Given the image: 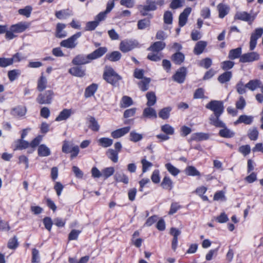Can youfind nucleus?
<instances>
[{"label":"nucleus","mask_w":263,"mask_h":263,"mask_svg":"<svg viewBox=\"0 0 263 263\" xmlns=\"http://www.w3.org/2000/svg\"><path fill=\"white\" fill-rule=\"evenodd\" d=\"M205 107L213 111L216 117H220L224 110L222 102L216 100L211 101L206 105Z\"/></svg>","instance_id":"nucleus-1"},{"label":"nucleus","mask_w":263,"mask_h":263,"mask_svg":"<svg viewBox=\"0 0 263 263\" xmlns=\"http://www.w3.org/2000/svg\"><path fill=\"white\" fill-rule=\"evenodd\" d=\"M103 77L107 82H116L122 80L119 76L111 67H106L104 72Z\"/></svg>","instance_id":"nucleus-2"},{"label":"nucleus","mask_w":263,"mask_h":263,"mask_svg":"<svg viewBox=\"0 0 263 263\" xmlns=\"http://www.w3.org/2000/svg\"><path fill=\"white\" fill-rule=\"evenodd\" d=\"M81 32H77L67 40L62 41L60 43V45L67 48H74L78 44L77 40L81 36Z\"/></svg>","instance_id":"nucleus-3"},{"label":"nucleus","mask_w":263,"mask_h":263,"mask_svg":"<svg viewBox=\"0 0 263 263\" xmlns=\"http://www.w3.org/2000/svg\"><path fill=\"white\" fill-rule=\"evenodd\" d=\"M138 45V43L136 41L125 40L121 42L119 49L123 52H127L137 47Z\"/></svg>","instance_id":"nucleus-4"},{"label":"nucleus","mask_w":263,"mask_h":263,"mask_svg":"<svg viewBox=\"0 0 263 263\" xmlns=\"http://www.w3.org/2000/svg\"><path fill=\"white\" fill-rule=\"evenodd\" d=\"M53 96V93L51 90L46 91L45 94H40L36 98V101L41 104H50Z\"/></svg>","instance_id":"nucleus-5"},{"label":"nucleus","mask_w":263,"mask_h":263,"mask_svg":"<svg viewBox=\"0 0 263 263\" xmlns=\"http://www.w3.org/2000/svg\"><path fill=\"white\" fill-rule=\"evenodd\" d=\"M260 56L258 53L256 52H251L241 55L239 61L242 63L252 62L258 60Z\"/></svg>","instance_id":"nucleus-6"},{"label":"nucleus","mask_w":263,"mask_h":263,"mask_svg":"<svg viewBox=\"0 0 263 263\" xmlns=\"http://www.w3.org/2000/svg\"><path fill=\"white\" fill-rule=\"evenodd\" d=\"M263 29L262 28H257L255 32L251 34L250 41V50H253L256 47L257 40L262 35Z\"/></svg>","instance_id":"nucleus-7"},{"label":"nucleus","mask_w":263,"mask_h":263,"mask_svg":"<svg viewBox=\"0 0 263 263\" xmlns=\"http://www.w3.org/2000/svg\"><path fill=\"white\" fill-rule=\"evenodd\" d=\"M107 51V48L100 47L87 55V58L90 61L97 59L103 56Z\"/></svg>","instance_id":"nucleus-8"},{"label":"nucleus","mask_w":263,"mask_h":263,"mask_svg":"<svg viewBox=\"0 0 263 263\" xmlns=\"http://www.w3.org/2000/svg\"><path fill=\"white\" fill-rule=\"evenodd\" d=\"M258 83H247L245 85L243 83H239L237 86V91L239 94L245 93L246 88H248L251 90H257V86Z\"/></svg>","instance_id":"nucleus-9"},{"label":"nucleus","mask_w":263,"mask_h":263,"mask_svg":"<svg viewBox=\"0 0 263 263\" xmlns=\"http://www.w3.org/2000/svg\"><path fill=\"white\" fill-rule=\"evenodd\" d=\"M186 74V68L184 67H182L176 71L173 78L174 80L178 82H183L185 80Z\"/></svg>","instance_id":"nucleus-10"},{"label":"nucleus","mask_w":263,"mask_h":263,"mask_svg":"<svg viewBox=\"0 0 263 263\" xmlns=\"http://www.w3.org/2000/svg\"><path fill=\"white\" fill-rule=\"evenodd\" d=\"M29 24L27 22H20L11 26L10 30L16 33H20L29 28Z\"/></svg>","instance_id":"nucleus-11"},{"label":"nucleus","mask_w":263,"mask_h":263,"mask_svg":"<svg viewBox=\"0 0 263 263\" xmlns=\"http://www.w3.org/2000/svg\"><path fill=\"white\" fill-rule=\"evenodd\" d=\"M191 8L187 7L180 14L179 17V25L180 27H183L185 25L188 16L191 13Z\"/></svg>","instance_id":"nucleus-12"},{"label":"nucleus","mask_w":263,"mask_h":263,"mask_svg":"<svg viewBox=\"0 0 263 263\" xmlns=\"http://www.w3.org/2000/svg\"><path fill=\"white\" fill-rule=\"evenodd\" d=\"M130 127H124L112 132L111 133V136L115 139L119 138L125 135L126 134L128 133Z\"/></svg>","instance_id":"nucleus-13"},{"label":"nucleus","mask_w":263,"mask_h":263,"mask_svg":"<svg viewBox=\"0 0 263 263\" xmlns=\"http://www.w3.org/2000/svg\"><path fill=\"white\" fill-rule=\"evenodd\" d=\"M89 62L90 60L87 58V55L85 57L82 54L77 55L72 61V63L76 65L86 64Z\"/></svg>","instance_id":"nucleus-14"},{"label":"nucleus","mask_w":263,"mask_h":263,"mask_svg":"<svg viewBox=\"0 0 263 263\" xmlns=\"http://www.w3.org/2000/svg\"><path fill=\"white\" fill-rule=\"evenodd\" d=\"M69 72L72 76L83 77L85 75V70L81 67H73L69 69Z\"/></svg>","instance_id":"nucleus-15"},{"label":"nucleus","mask_w":263,"mask_h":263,"mask_svg":"<svg viewBox=\"0 0 263 263\" xmlns=\"http://www.w3.org/2000/svg\"><path fill=\"white\" fill-rule=\"evenodd\" d=\"M165 47L164 42L159 41L154 43L148 48V50L153 52H160Z\"/></svg>","instance_id":"nucleus-16"},{"label":"nucleus","mask_w":263,"mask_h":263,"mask_svg":"<svg viewBox=\"0 0 263 263\" xmlns=\"http://www.w3.org/2000/svg\"><path fill=\"white\" fill-rule=\"evenodd\" d=\"M235 18L247 22L253 21L254 19V17L252 16L246 12H239L236 13Z\"/></svg>","instance_id":"nucleus-17"},{"label":"nucleus","mask_w":263,"mask_h":263,"mask_svg":"<svg viewBox=\"0 0 263 263\" xmlns=\"http://www.w3.org/2000/svg\"><path fill=\"white\" fill-rule=\"evenodd\" d=\"M73 113L72 110L70 109H64L60 112L59 116L56 118L55 121H61L68 119Z\"/></svg>","instance_id":"nucleus-18"},{"label":"nucleus","mask_w":263,"mask_h":263,"mask_svg":"<svg viewBox=\"0 0 263 263\" xmlns=\"http://www.w3.org/2000/svg\"><path fill=\"white\" fill-rule=\"evenodd\" d=\"M143 116L149 119H156L157 115L154 108L148 106L143 110Z\"/></svg>","instance_id":"nucleus-19"},{"label":"nucleus","mask_w":263,"mask_h":263,"mask_svg":"<svg viewBox=\"0 0 263 263\" xmlns=\"http://www.w3.org/2000/svg\"><path fill=\"white\" fill-rule=\"evenodd\" d=\"M26 113V108L25 106H19L14 108L11 110V114L13 116L21 117L24 116Z\"/></svg>","instance_id":"nucleus-20"},{"label":"nucleus","mask_w":263,"mask_h":263,"mask_svg":"<svg viewBox=\"0 0 263 263\" xmlns=\"http://www.w3.org/2000/svg\"><path fill=\"white\" fill-rule=\"evenodd\" d=\"M207 46V43L205 41H200L198 42L194 47V53L197 55L201 54Z\"/></svg>","instance_id":"nucleus-21"},{"label":"nucleus","mask_w":263,"mask_h":263,"mask_svg":"<svg viewBox=\"0 0 263 263\" xmlns=\"http://www.w3.org/2000/svg\"><path fill=\"white\" fill-rule=\"evenodd\" d=\"M253 118L251 116L241 115L238 120H237L234 124L235 125L243 123L246 124H250L253 121Z\"/></svg>","instance_id":"nucleus-22"},{"label":"nucleus","mask_w":263,"mask_h":263,"mask_svg":"<svg viewBox=\"0 0 263 263\" xmlns=\"http://www.w3.org/2000/svg\"><path fill=\"white\" fill-rule=\"evenodd\" d=\"M38 155L41 157H47L50 155V148L45 144H41L38 148Z\"/></svg>","instance_id":"nucleus-23"},{"label":"nucleus","mask_w":263,"mask_h":263,"mask_svg":"<svg viewBox=\"0 0 263 263\" xmlns=\"http://www.w3.org/2000/svg\"><path fill=\"white\" fill-rule=\"evenodd\" d=\"M98 142L100 146L106 148L110 146L112 144L113 140L109 138L102 137L98 140Z\"/></svg>","instance_id":"nucleus-24"},{"label":"nucleus","mask_w":263,"mask_h":263,"mask_svg":"<svg viewBox=\"0 0 263 263\" xmlns=\"http://www.w3.org/2000/svg\"><path fill=\"white\" fill-rule=\"evenodd\" d=\"M161 185L165 190H171L173 187V181L169 177L165 176L162 180Z\"/></svg>","instance_id":"nucleus-25"},{"label":"nucleus","mask_w":263,"mask_h":263,"mask_svg":"<svg viewBox=\"0 0 263 263\" xmlns=\"http://www.w3.org/2000/svg\"><path fill=\"white\" fill-rule=\"evenodd\" d=\"M98 87V85L95 83H92L87 87L85 91V97L86 98H89L92 96L97 90Z\"/></svg>","instance_id":"nucleus-26"},{"label":"nucleus","mask_w":263,"mask_h":263,"mask_svg":"<svg viewBox=\"0 0 263 263\" xmlns=\"http://www.w3.org/2000/svg\"><path fill=\"white\" fill-rule=\"evenodd\" d=\"M114 178L116 181L121 182L124 184L128 183V177L122 172H116L114 175Z\"/></svg>","instance_id":"nucleus-27"},{"label":"nucleus","mask_w":263,"mask_h":263,"mask_svg":"<svg viewBox=\"0 0 263 263\" xmlns=\"http://www.w3.org/2000/svg\"><path fill=\"white\" fill-rule=\"evenodd\" d=\"M66 27L64 24L58 23L56 28V36L59 38L64 37L66 36V33L63 31V30Z\"/></svg>","instance_id":"nucleus-28"},{"label":"nucleus","mask_w":263,"mask_h":263,"mask_svg":"<svg viewBox=\"0 0 263 263\" xmlns=\"http://www.w3.org/2000/svg\"><path fill=\"white\" fill-rule=\"evenodd\" d=\"M55 15L59 19H65L72 15V11L69 9H64L57 11Z\"/></svg>","instance_id":"nucleus-29"},{"label":"nucleus","mask_w":263,"mask_h":263,"mask_svg":"<svg viewBox=\"0 0 263 263\" xmlns=\"http://www.w3.org/2000/svg\"><path fill=\"white\" fill-rule=\"evenodd\" d=\"M89 127L93 131L97 132L99 130L100 125L97 120L93 117H89L87 118Z\"/></svg>","instance_id":"nucleus-30"},{"label":"nucleus","mask_w":263,"mask_h":263,"mask_svg":"<svg viewBox=\"0 0 263 263\" xmlns=\"http://www.w3.org/2000/svg\"><path fill=\"white\" fill-rule=\"evenodd\" d=\"M172 109V108L171 107H166L161 109L158 113L159 117L163 120L167 119L170 117Z\"/></svg>","instance_id":"nucleus-31"},{"label":"nucleus","mask_w":263,"mask_h":263,"mask_svg":"<svg viewBox=\"0 0 263 263\" xmlns=\"http://www.w3.org/2000/svg\"><path fill=\"white\" fill-rule=\"evenodd\" d=\"M139 232L138 231H136L133 234L132 238V243L137 248L140 247L143 242V239L139 238Z\"/></svg>","instance_id":"nucleus-32"},{"label":"nucleus","mask_w":263,"mask_h":263,"mask_svg":"<svg viewBox=\"0 0 263 263\" xmlns=\"http://www.w3.org/2000/svg\"><path fill=\"white\" fill-rule=\"evenodd\" d=\"M159 3L152 1L151 0H147L146 1V4L143 6V10L144 11H154L157 9L156 5L158 4Z\"/></svg>","instance_id":"nucleus-33"},{"label":"nucleus","mask_w":263,"mask_h":263,"mask_svg":"<svg viewBox=\"0 0 263 263\" xmlns=\"http://www.w3.org/2000/svg\"><path fill=\"white\" fill-rule=\"evenodd\" d=\"M217 9L219 12V16L220 18L224 17L228 13L229 10V7L223 4H219L217 6Z\"/></svg>","instance_id":"nucleus-34"},{"label":"nucleus","mask_w":263,"mask_h":263,"mask_svg":"<svg viewBox=\"0 0 263 263\" xmlns=\"http://www.w3.org/2000/svg\"><path fill=\"white\" fill-rule=\"evenodd\" d=\"M106 58L110 61L116 62L121 58V54L120 52L115 51L106 55Z\"/></svg>","instance_id":"nucleus-35"},{"label":"nucleus","mask_w":263,"mask_h":263,"mask_svg":"<svg viewBox=\"0 0 263 263\" xmlns=\"http://www.w3.org/2000/svg\"><path fill=\"white\" fill-rule=\"evenodd\" d=\"M147 58L151 61L157 62L162 59L163 55L161 52L152 51L148 54Z\"/></svg>","instance_id":"nucleus-36"},{"label":"nucleus","mask_w":263,"mask_h":263,"mask_svg":"<svg viewBox=\"0 0 263 263\" xmlns=\"http://www.w3.org/2000/svg\"><path fill=\"white\" fill-rule=\"evenodd\" d=\"M241 53V48L240 47L236 49H231L229 51L228 58L231 60H234L239 57L240 58Z\"/></svg>","instance_id":"nucleus-37"},{"label":"nucleus","mask_w":263,"mask_h":263,"mask_svg":"<svg viewBox=\"0 0 263 263\" xmlns=\"http://www.w3.org/2000/svg\"><path fill=\"white\" fill-rule=\"evenodd\" d=\"M186 175L191 176H200V172L193 166H189L186 167L185 171Z\"/></svg>","instance_id":"nucleus-38"},{"label":"nucleus","mask_w":263,"mask_h":263,"mask_svg":"<svg viewBox=\"0 0 263 263\" xmlns=\"http://www.w3.org/2000/svg\"><path fill=\"white\" fill-rule=\"evenodd\" d=\"M133 103V100L131 98L125 96H123L120 101V107L122 108H126L132 105Z\"/></svg>","instance_id":"nucleus-39"},{"label":"nucleus","mask_w":263,"mask_h":263,"mask_svg":"<svg viewBox=\"0 0 263 263\" xmlns=\"http://www.w3.org/2000/svg\"><path fill=\"white\" fill-rule=\"evenodd\" d=\"M223 128L220 130L219 135L223 138H230L234 136V132L227 128L225 126Z\"/></svg>","instance_id":"nucleus-40"},{"label":"nucleus","mask_w":263,"mask_h":263,"mask_svg":"<svg viewBox=\"0 0 263 263\" xmlns=\"http://www.w3.org/2000/svg\"><path fill=\"white\" fill-rule=\"evenodd\" d=\"M165 167L167 171L173 176H176L180 172V170L173 165L170 163H167L165 164Z\"/></svg>","instance_id":"nucleus-41"},{"label":"nucleus","mask_w":263,"mask_h":263,"mask_svg":"<svg viewBox=\"0 0 263 263\" xmlns=\"http://www.w3.org/2000/svg\"><path fill=\"white\" fill-rule=\"evenodd\" d=\"M161 130L167 136L173 135L175 133L174 128L168 124H165L161 126Z\"/></svg>","instance_id":"nucleus-42"},{"label":"nucleus","mask_w":263,"mask_h":263,"mask_svg":"<svg viewBox=\"0 0 263 263\" xmlns=\"http://www.w3.org/2000/svg\"><path fill=\"white\" fill-rule=\"evenodd\" d=\"M118 153L115 150L110 148L107 150L106 155L109 159L116 163L118 161Z\"/></svg>","instance_id":"nucleus-43"},{"label":"nucleus","mask_w":263,"mask_h":263,"mask_svg":"<svg viewBox=\"0 0 263 263\" xmlns=\"http://www.w3.org/2000/svg\"><path fill=\"white\" fill-rule=\"evenodd\" d=\"M219 117H216L214 116H211L210 119V124L216 127H224V123H223L219 119Z\"/></svg>","instance_id":"nucleus-44"},{"label":"nucleus","mask_w":263,"mask_h":263,"mask_svg":"<svg viewBox=\"0 0 263 263\" xmlns=\"http://www.w3.org/2000/svg\"><path fill=\"white\" fill-rule=\"evenodd\" d=\"M146 97L147 100L146 103L147 106L151 107L155 104L156 102V97L154 92H147Z\"/></svg>","instance_id":"nucleus-45"},{"label":"nucleus","mask_w":263,"mask_h":263,"mask_svg":"<svg viewBox=\"0 0 263 263\" xmlns=\"http://www.w3.org/2000/svg\"><path fill=\"white\" fill-rule=\"evenodd\" d=\"M172 60L177 64H181L184 60V55L180 52H176L172 55Z\"/></svg>","instance_id":"nucleus-46"},{"label":"nucleus","mask_w":263,"mask_h":263,"mask_svg":"<svg viewBox=\"0 0 263 263\" xmlns=\"http://www.w3.org/2000/svg\"><path fill=\"white\" fill-rule=\"evenodd\" d=\"M208 138L207 134L202 133H197L192 135L191 139L192 140L201 141L206 140Z\"/></svg>","instance_id":"nucleus-47"},{"label":"nucleus","mask_w":263,"mask_h":263,"mask_svg":"<svg viewBox=\"0 0 263 263\" xmlns=\"http://www.w3.org/2000/svg\"><path fill=\"white\" fill-rule=\"evenodd\" d=\"M115 170L113 167H106L102 170V177L107 179L111 176L114 173Z\"/></svg>","instance_id":"nucleus-48"},{"label":"nucleus","mask_w":263,"mask_h":263,"mask_svg":"<svg viewBox=\"0 0 263 263\" xmlns=\"http://www.w3.org/2000/svg\"><path fill=\"white\" fill-rule=\"evenodd\" d=\"M232 77V73L230 71H227L221 74L218 77V80L220 82H227L230 80Z\"/></svg>","instance_id":"nucleus-49"},{"label":"nucleus","mask_w":263,"mask_h":263,"mask_svg":"<svg viewBox=\"0 0 263 263\" xmlns=\"http://www.w3.org/2000/svg\"><path fill=\"white\" fill-rule=\"evenodd\" d=\"M74 146L68 141H64L62 146V152L64 153H69L71 152L72 147Z\"/></svg>","instance_id":"nucleus-50"},{"label":"nucleus","mask_w":263,"mask_h":263,"mask_svg":"<svg viewBox=\"0 0 263 263\" xmlns=\"http://www.w3.org/2000/svg\"><path fill=\"white\" fill-rule=\"evenodd\" d=\"M130 140L134 142H137L141 140L143 136L141 134L136 133V132L133 131L130 133Z\"/></svg>","instance_id":"nucleus-51"},{"label":"nucleus","mask_w":263,"mask_h":263,"mask_svg":"<svg viewBox=\"0 0 263 263\" xmlns=\"http://www.w3.org/2000/svg\"><path fill=\"white\" fill-rule=\"evenodd\" d=\"M32 11V8L30 6H26L23 9L18 10V13L21 15L29 17Z\"/></svg>","instance_id":"nucleus-52"},{"label":"nucleus","mask_w":263,"mask_h":263,"mask_svg":"<svg viewBox=\"0 0 263 263\" xmlns=\"http://www.w3.org/2000/svg\"><path fill=\"white\" fill-rule=\"evenodd\" d=\"M141 163L142 165L143 173L147 172L153 166V164L147 161L145 158H143L141 160Z\"/></svg>","instance_id":"nucleus-53"},{"label":"nucleus","mask_w":263,"mask_h":263,"mask_svg":"<svg viewBox=\"0 0 263 263\" xmlns=\"http://www.w3.org/2000/svg\"><path fill=\"white\" fill-rule=\"evenodd\" d=\"M21 72L19 70L14 69L9 71L8 73V76L9 80L11 81H14L17 77L20 74Z\"/></svg>","instance_id":"nucleus-54"},{"label":"nucleus","mask_w":263,"mask_h":263,"mask_svg":"<svg viewBox=\"0 0 263 263\" xmlns=\"http://www.w3.org/2000/svg\"><path fill=\"white\" fill-rule=\"evenodd\" d=\"M184 3V0H173L170 4V8L175 9L181 7Z\"/></svg>","instance_id":"nucleus-55"},{"label":"nucleus","mask_w":263,"mask_h":263,"mask_svg":"<svg viewBox=\"0 0 263 263\" xmlns=\"http://www.w3.org/2000/svg\"><path fill=\"white\" fill-rule=\"evenodd\" d=\"M214 219L218 222L222 223L227 222L229 220L228 217L225 213H221L219 216L214 217Z\"/></svg>","instance_id":"nucleus-56"},{"label":"nucleus","mask_w":263,"mask_h":263,"mask_svg":"<svg viewBox=\"0 0 263 263\" xmlns=\"http://www.w3.org/2000/svg\"><path fill=\"white\" fill-rule=\"evenodd\" d=\"M30 146V143L26 141L21 139L19 140L18 144L16 145V148L18 149H25Z\"/></svg>","instance_id":"nucleus-57"},{"label":"nucleus","mask_w":263,"mask_h":263,"mask_svg":"<svg viewBox=\"0 0 263 263\" xmlns=\"http://www.w3.org/2000/svg\"><path fill=\"white\" fill-rule=\"evenodd\" d=\"M164 22L165 24H171L172 23L173 15L171 12L166 11L163 16Z\"/></svg>","instance_id":"nucleus-58"},{"label":"nucleus","mask_w":263,"mask_h":263,"mask_svg":"<svg viewBox=\"0 0 263 263\" xmlns=\"http://www.w3.org/2000/svg\"><path fill=\"white\" fill-rule=\"evenodd\" d=\"M236 107L238 109H243L246 105L245 99L242 97H240L239 100L236 102Z\"/></svg>","instance_id":"nucleus-59"},{"label":"nucleus","mask_w":263,"mask_h":263,"mask_svg":"<svg viewBox=\"0 0 263 263\" xmlns=\"http://www.w3.org/2000/svg\"><path fill=\"white\" fill-rule=\"evenodd\" d=\"M139 29H144L149 26V21L146 19L141 20L138 22Z\"/></svg>","instance_id":"nucleus-60"},{"label":"nucleus","mask_w":263,"mask_h":263,"mask_svg":"<svg viewBox=\"0 0 263 263\" xmlns=\"http://www.w3.org/2000/svg\"><path fill=\"white\" fill-rule=\"evenodd\" d=\"M99 25L98 21L95 20L94 21L88 22L87 23L85 30L91 31L93 30Z\"/></svg>","instance_id":"nucleus-61"},{"label":"nucleus","mask_w":263,"mask_h":263,"mask_svg":"<svg viewBox=\"0 0 263 263\" xmlns=\"http://www.w3.org/2000/svg\"><path fill=\"white\" fill-rule=\"evenodd\" d=\"M12 65V60L10 58H0V67H6Z\"/></svg>","instance_id":"nucleus-62"},{"label":"nucleus","mask_w":263,"mask_h":263,"mask_svg":"<svg viewBox=\"0 0 263 263\" xmlns=\"http://www.w3.org/2000/svg\"><path fill=\"white\" fill-rule=\"evenodd\" d=\"M18 246L17 239L16 237H14L9 239L8 242V247L9 249H15Z\"/></svg>","instance_id":"nucleus-63"},{"label":"nucleus","mask_w":263,"mask_h":263,"mask_svg":"<svg viewBox=\"0 0 263 263\" xmlns=\"http://www.w3.org/2000/svg\"><path fill=\"white\" fill-rule=\"evenodd\" d=\"M258 136V132L256 128H253L249 130V137L251 140H256Z\"/></svg>","instance_id":"nucleus-64"}]
</instances>
